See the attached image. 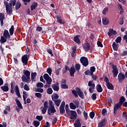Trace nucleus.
Returning a JSON list of instances; mask_svg holds the SVG:
<instances>
[{"instance_id": "nucleus-20", "label": "nucleus", "mask_w": 127, "mask_h": 127, "mask_svg": "<svg viewBox=\"0 0 127 127\" xmlns=\"http://www.w3.org/2000/svg\"><path fill=\"white\" fill-rule=\"evenodd\" d=\"M106 125V119H103L98 124V127H104Z\"/></svg>"}, {"instance_id": "nucleus-38", "label": "nucleus", "mask_w": 127, "mask_h": 127, "mask_svg": "<svg viewBox=\"0 0 127 127\" xmlns=\"http://www.w3.org/2000/svg\"><path fill=\"white\" fill-rule=\"evenodd\" d=\"M74 41H75V42H76L78 44H79V43H80V42H81L80 41V40L79 39V36H76L74 37Z\"/></svg>"}, {"instance_id": "nucleus-48", "label": "nucleus", "mask_w": 127, "mask_h": 127, "mask_svg": "<svg viewBox=\"0 0 127 127\" xmlns=\"http://www.w3.org/2000/svg\"><path fill=\"white\" fill-rule=\"evenodd\" d=\"M36 119L41 122L43 119V117L42 116H37Z\"/></svg>"}, {"instance_id": "nucleus-6", "label": "nucleus", "mask_w": 127, "mask_h": 127, "mask_svg": "<svg viewBox=\"0 0 127 127\" xmlns=\"http://www.w3.org/2000/svg\"><path fill=\"white\" fill-rule=\"evenodd\" d=\"M49 105V103H48V102L45 101L44 104V108L42 110V113L43 114V115H45V114L46 113V111H47V109H48V106Z\"/></svg>"}, {"instance_id": "nucleus-53", "label": "nucleus", "mask_w": 127, "mask_h": 127, "mask_svg": "<svg viewBox=\"0 0 127 127\" xmlns=\"http://www.w3.org/2000/svg\"><path fill=\"white\" fill-rule=\"evenodd\" d=\"M24 89H25V91H29V90H30L29 86H28V85H27V84H25L24 85Z\"/></svg>"}, {"instance_id": "nucleus-19", "label": "nucleus", "mask_w": 127, "mask_h": 127, "mask_svg": "<svg viewBox=\"0 0 127 127\" xmlns=\"http://www.w3.org/2000/svg\"><path fill=\"white\" fill-rule=\"evenodd\" d=\"M121 106H122L121 104H120L119 103H118L117 104H115L114 105V114H116V112H117V111H118L119 110V108H121Z\"/></svg>"}, {"instance_id": "nucleus-36", "label": "nucleus", "mask_w": 127, "mask_h": 127, "mask_svg": "<svg viewBox=\"0 0 127 127\" xmlns=\"http://www.w3.org/2000/svg\"><path fill=\"white\" fill-rule=\"evenodd\" d=\"M57 22H59V23H61V24L64 23V21L60 18L59 16L57 17Z\"/></svg>"}, {"instance_id": "nucleus-18", "label": "nucleus", "mask_w": 127, "mask_h": 127, "mask_svg": "<svg viewBox=\"0 0 127 127\" xmlns=\"http://www.w3.org/2000/svg\"><path fill=\"white\" fill-rule=\"evenodd\" d=\"M102 22L103 24L105 25H108L109 23H110V21L109 20V19L107 17H104L102 19Z\"/></svg>"}, {"instance_id": "nucleus-29", "label": "nucleus", "mask_w": 127, "mask_h": 127, "mask_svg": "<svg viewBox=\"0 0 127 127\" xmlns=\"http://www.w3.org/2000/svg\"><path fill=\"white\" fill-rule=\"evenodd\" d=\"M24 74L23 76H25L26 77H28V78H30V71L28 70H25L24 71Z\"/></svg>"}, {"instance_id": "nucleus-44", "label": "nucleus", "mask_w": 127, "mask_h": 127, "mask_svg": "<svg viewBox=\"0 0 127 127\" xmlns=\"http://www.w3.org/2000/svg\"><path fill=\"white\" fill-rule=\"evenodd\" d=\"M35 95L36 97H37V98H38V99H41L42 97V94H41L40 93H35Z\"/></svg>"}, {"instance_id": "nucleus-40", "label": "nucleus", "mask_w": 127, "mask_h": 127, "mask_svg": "<svg viewBox=\"0 0 127 127\" xmlns=\"http://www.w3.org/2000/svg\"><path fill=\"white\" fill-rule=\"evenodd\" d=\"M112 46L114 50H115V51H118V46L117 45V44L116 43V42H114L113 43Z\"/></svg>"}, {"instance_id": "nucleus-3", "label": "nucleus", "mask_w": 127, "mask_h": 127, "mask_svg": "<svg viewBox=\"0 0 127 127\" xmlns=\"http://www.w3.org/2000/svg\"><path fill=\"white\" fill-rule=\"evenodd\" d=\"M80 62L85 67H87V66L89 65V62L88 61V59H87V58L86 57H82V58H81Z\"/></svg>"}, {"instance_id": "nucleus-9", "label": "nucleus", "mask_w": 127, "mask_h": 127, "mask_svg": "<svg viewBox=\"0 0 127 127\" xmlns=\"http://www.w3.org/2000/svg\"><path fill=\"white\" fill-rule=\"evenodd\" d=\"M70 119L71 120H76L77 119V113L76 111H70Z\"/></svg>"}, {"instance_id": "nucleus-1", "label": "nucleus", "mask_w": 127, "mask_h": 127, "mask_svg": "<svg viewBox=\"0 0 127 127\" xmlns=\"http://www.w3.org/2000/svg\"><path fill=\"white\" fill-rule=\"evenodd\" d=\"M15 3H16V0H10L9 3L5 0L4 1L7 13L9 14L12 12V6H14L15 5Z\"/></svg>"}, {"instance_id": "nucleus-35", "label": "nucleus", "mask_w": 127, "mask_h": 127, "mask_svg": "<svg viewBox=\"0 0 127 127\" xmlns=\"http://www.w3.org/2000/svg\"><path fill=\"white\" fill-rule=\"evenodd\" d=\"M88 86L90 88H95V83H93V81L90 80L88 82Z\"/></svg>"}, {"instance_id": "nucleus-21", "label": "nucleus", "mask_w": 127, "mask_h": 127, "mask_svg": "<svg viewBox=\"0 0 127 127\" xmlns=\"http://www.w3.org/2000/svg\"><path fill=\"white\" fill-rule=\"evenodd\" d=\"M15 92L16 93V95L18 97H20V93H19V88H18V86L16 85L15 86Z\"/></svg>"}, {"instance_id": "nucleus-8", "label": "nucleus", "mask_w": 127, "mask_h": 127, "mask_svg": "<svg viewBox=\"0 0 127 127\" xmlns=\"http://www.w3.org/2000/svg\"><path fill=\"white\" fill-rule=\"evenodd\" d=\"M126 77L125 76V74H123V73L120 72L118 74V80L120 83H122Z\"/></svg>"}, {"instance_id": "nucleus-5", "label": "nucleus", "mask_w": 127, "mask_h": 127, "mask_svg": "<svg viewBox=\"0 0 127 127\" xmlns=\"http://www.w3.org/2000/svg\"><path fill=\"white\" fill-rule=\"evenodd\" d=\"M44 79L46 80L47 84H51V83H52V78L47 73L44 75Z\"/></svg>"}, {"instance_id": "nucleus-25", "label": "nucleus", "mask_w": 127, "mask_h": 127, "mask_svg": "<svg viewBox=\"0 0 127 127\" xmlns=\"http://www.w3.org/2000/svg\"><path fill=\"white\" fill-rule=\"evenodd\" d=\"M7 39V38H6L3 36H1V38L0 39V43H5V42H6Z\"/></svg>"}, {"instance_id": "nucleus-43", "label": "nucleus", "mask_w": 127, "mask_h": 127, "mask_svg": "<svg viewBox=\"0 0 127 127\" xmlns=\"http://www.w3.org/2000/svg\"><path fill=\"white\" fill-rule=\"evenodd\" d=\"M90 75H93V74H94V72L96 71V68H95V66H92L90 67Z\"/></svg>"}, {"instance_id": "nucleus-27", "label": "nucleus", "mask_w": 127, "mask_h": 127, "mask_svg": "<svg viewBox=\"0 0 127 127\" xmlns=\"http://www.w3.org/2000/svg\"><path fill=\"white\" fill-rule=\"evenodd\" d=\"M75 127H81V123L80 122V120H77L74 123Z\"/></svg>"}, {"instance_id": "nucleus-30", "label": "nucleus", "mask_w": 127, "mask_h": 127, "mask_svg": "<svg viewBox=\"0 0 127 127\" xmlns=\"http://www.w3.org/2000/svg\"><path fill=\"white\" fill-rule=\"evenodd\" d=\"M16 103L17 104L18 108H19V109H23V107H22V105H21V103H20V101H19V100L16 99Z\"/></svg>"}, {"instance_id": "nucleus-55", "label": "nucleus", "mask_w": 127, "mask_h": 127, "mask_svg": "<svg viewBox=\"0 0 127 127\" xmlns=\"http://www.w3.org/2000/svg\"><path fill=\"white\" fill-rule=\"evenodd\" d=\"M47 72L48 73V74H49L50 76H51V74H52V69H51V68H48L47 69Z\"/></svg>"}, {"instance_id": "nucleus-34", "label": "nucleus", "mask_w": 127, "mask_h": 127, "mask_svg": "<svg viewBox=\"0 0 127 127\" xmlns=\"http://www.w3.org/2000/svg\"><path fill=\"white\" fill-rule=\"evenodd\" d=\"M54 102H55V104L57 106V107H59L62 101L60 99H57L56 100H54Z\"/></svg>"}, {"instance_id": "nucleus-46", "label": "nucleus", "mask_w": 127, "mask_h": 127, "mask_svg": "<svg viewBox=\"0 0 127 127\" xmlns=\"http://www.w3.org/2000/svg\"><path fill=\"white\" fill-rule=\"evenodd\" d=\"M75 68L77 71H79L80 70V68H81V66L80 65V64H77L75 65Z\"/></svg>"}, {"instance_id": "nucleus-63", "label": "nucleus", "mask_w": 127, "mask_h": 127, "mask_svg": "<svg viewBox=\"0 0 127 127\" xmlns=\"http://www.w3.org/2000/svg\"><path fill=\"white\" fill-rule=\"evenodd\" d=\"M23 98H27V94L25 91L23 92Z\"/></svg>"}, {"instance_id": "nucleus-33", "label": "nucleus", "mask_w": 127, "mask_h": 127, "mask_svg": "<svg viewBox=\"0 0 127 127\" xmlns=\"http://www.w3.org/2000/svg\"><path fill=\"white\" fill-rule=\"evenodd\" d=\"M126 101V98H125V97L124 96H122L121 98H120V102H119V104L120 105H123L124 102H125Z\"/></svg>"}, {"instance_id": "nucleus-14", "label": "nucleus", "mask_w": 127, "mask_h": 127, "mask_svg": "<svg viewBox=\"0 0 127 127\" xmlns=\"http://www.w3.org/2000/svg\"><path fill=\"white\" fill-rule=\"evenodd\" d=\"M69 73H70V76L71 77H74V74L76 73V69H75V68L74 67H71L70 68V69L69 70Z\"/></svg>"}, {"instance_id": "nucleus-28", "label": "nucleus", "mask_w": 127, "mask_h": 127, "mask_svg": "<svg viewBox=\"0 0 127 127\" xmlns=\"http://www.w3.org/2000/svg\"><path fill=\"white\" fill-rule=\"evenodd\" d=\"M59 98V96H58V94H53L52 95V98L53 101H55L57 100V99H58Z\"/></svg>"}, {"instance_id": "nucleus-32", "label": "nucleus", "mask_w": 127, "mask_h": 127, "mask_svg": "<svg viewBox=\"0 0 127 127\" xmlns=\"http://www.w3.org/2000/svg\"><path fill=\"white\" fill-rule=\"evenodd\" d=\"M36 72H33L31 73V80L32 82L35 81V78L36 77Z\"/></svg>"}, {"instance_id": "nucleus-24", "label": "nucleus", "mask_w": 127, "mask_h": 127, "mask_svg": "<svg viewBox=\"0 0 127 127\" xmlns=\"http://www.w3.org/2000/svg\"><path fill=\"white\" fill-rule=\"evenodd\" d=\"M83 48L85 51H88L90 49V44L86 43L83 46Z\"/></svg>"}, {"instance_id": "nucleus-12", "label": "nucleus", "mask_w": 127, "mask_h": 127, "mask_svg": "<svg viewBox=\"0 0 127 127\" xmlns=\"http://www.w3.org/2000/svg\"><path fill=\"white\" fill-rule=\"evenodd\" d=\"M52 88L54 91H59V83L57 82L55 84L52 85Z\"/></svg>"}, {"instance_id": "nucleus-4", "label": "nucleus", "mask_w": 127, "mask_h": 127, "mask_svg": "<svg viewBox=\"0 0 127 127\" xmlns=\"http://www.w3.org/2000/svg\"><path fill=\"white\" fill-rule=\"evenodd\" d=\"M112 73H113V77L114 78H116L118 76V74H119V70L118 69V68L117 67V66L115 65H112Z\"/></svg>"}, {"instance_id": "nucleus-58", "label": "nucleus", "mask_w": 127, "mask_h": 127, "mask_svg": "<svg viewBox=\"0 0 127 127\" xmlns=\"http://www.w3.org/2000/svg\"><path fill=\"white\" fill-rule=\"evenodd\" d=\"M72 93L73 94V95H74V96H75V97H78V94H77V91H76V90H73L72 91Z\"/></svg>"}, {"instance_id": "nucleus-54", "label": "nucleus", "mask_w": 127, "mask_h": 127, "mask_svg": "<svg viewBox=\"0 0 127 127\" xmlns=\"http://www.w3.org/2000/svg\"><path fill=\"white\" fill-rule=\"evenodd\" d=\"M121 41H122V37H118L116 40L117 43H120Z\"/></svg>"}, {"instance_id": "nucleus-41", "label": "nucleus", "mask_w": 127, "mask_h": 127, "mask_svg": "<svg viewBox=\"0 0 127 127\" xmlns=\"http://www.w3.org/2000/svg\"><path fill=\"white\" fill-rule=\"evenodd\" d=\"M14 31V28L13 27V25H12L11 28L9 29V32H10V35H12V34H13Z\"/></svg>"}, {"instance_id": "nucleus-23", "label": "nucleus", "mask_w": 127, "mask_h": 127, "mask_svg": "<svg viewBox=\"0 0 127 127\" xmlns=\"http://www.w3.org/2000/svg\"><path fill=\"white\" fill-rule=\"evenodd\" d=\"M96 90L98 93H102V92H103V88L100 84H98L96 86Z\"/></svg>"}, {"instance_id": "nucleus-39", "label": "nucleus", "mask_w": 127, "mask_h": 127, "mask_svg": "<svg viewBox=\"0 0 127 127\" xmlns=\"http://www.w3.org/2000/svg\"><path fill=\"white\" fill-rule=\"evenodd\" d=\"M69 107L71 110H76V106L73 103H70L69 104Z\"/></svg>"}, {"instance_id": "nucleus-59", "label": "nucleus", "mask_w": 127, "mask_h": 127, "mask_svg": "<svg viewBox=\"0 0 127 127\" xmlns=\"http://www.w3.org/2000/svg\"><path fill=\"white\" fill-rule=\"evenodd\" d=\"M73 104L76 107H79V102L77 100L73 101Z\"/></svg>"}, {"instance_id": "nucleus-62", "label": "nucleus", "mask_w": 127, "mask_h": 127, "mask_svg": "<svg viewBox=\"0 0 127 127\" xmlns=\"http://www.w3.org/2000/svg\"><path fill=\"white\" fill-rule=\"evenodd\" d=\"M94 90H95V87H89V91L90 93H93Z\"/></svg>"}, {"instance_id": "nucleus-26", "label": "nucleus", "mask_w": 127, "mask_h": 127, "mask_svg": "<svg viewBox=\"0 0 127 127\" xmlns=\"http://www.w3.org/2000/svg\"><path fill=\"white\" fill-rule=\"evenodd\" d=\"M106 86L109 90H113L114 89V86L112 84V83L110 82H108L106 84Z\"/></svg>"}, {"instance_id": "nucleus-57", "label": "nucleus", "mask_w": 127, "mask_h": 127, "mask_svg": "<svg viewBox=\"0 0 127 127\" xmlns=\"http://www.w3.org/2000/svg\"><path fill=\"white\" fill-rule=\"evenodd\" d=\"M83 116L84 117L85 120H88V113H87L85 112V111H84Z\"/></svg>"}, {"instance_id": "nucleus-11", "label": "nucleus", "mask_w": 127, "mask_h": 127, "mask_svg": "<svg viewBox=\"0 0 127 127\" xmlns=\"http://www.w3.org/2000/svg\"><path fill=\"white\" fill-rule=\"evenodd\" d=\"M27 61H28V57L27 55H25L22 57V62L23 64L26 65L27 64Z\"/></svg>"}, {"instance_id": "nucleus-52", "label": "nucleus", "mask_w": 127, "mask_h": 127, "mask_svg": "<svg viewBox=\"0 0 127 127\" xmlns=\"http://www.w3.org/2000/svg\"><path fill=\"white\" fill-rule=\"evenodd\" d=\"M47 52H48L50 54V55L52 57V56H53V54L52 53V49H47Z\"/></svg>"}, {"instance_id": "nucleus-45", "label": "nucleus", "mask_w": 127, "mask_h": 127, "mask_svg": "<svg viewBox=\"0 0 127 127\" xmlns=\"http://www.w3.org/2000/svg\"><path fill=\"white\" fill-rule=\"evenodd\" d=\"M61 87L62 89H68V85L66 83L61 84Z\"/></svg>"}, {"instance_id": "nucleus-10", "label": "nucleus", "mask_w": 127, "mask_h": 127, "mask_svg": "<svg viewBox=\"0 0 127 127\" xmlns=\"http://www.w3.org/2000/svg\"><path fill=\"white\" fill-rule=\"evenodd\" d=\"M21 79L22 82H25V83H30L31 81L30 77H28L27 76H25V75H22Z\"/></svg>"}, {"instance_id": "nucleus-47", "label": "nucleus", "mask_w": 127, "mask_h": 127, "mask_svg": "<svg viewBox=\"0 0 127 127\" xmlns=\"http://www.w3.org/2000/svg\"><path fill=\"white\" fill-rule=\"evenodd\" d=\"M44 85L43 83L42 82H38L37 84V88H43Z\"/></svg>"}, {"instance_id": "nucleus-2", "label": "nucleus", "mask_w": 127, "mask_h": 127, "mask_svg": "<svg viewBox=\"0 0 127 127\" xmlns=\"http://www.w3.org/2000/svg\"><path fill=\"white\" fill-rule=\"evenodd\" d=\"M49 103V107H48V114L50 116H52V115H54L56 113V109H55V107L53 105V102L52 101L50 100Z\"/></svg>"}, {"instance_id": "nucleus-42", "label": "nucleus", "mask_w": 127, "mask_h": 127, "mask_svg": "<svg viewBox=\"0 0 127 127\" xmlns=\"http://www.w3.org/2000/svg\"><path fill=\"white\" fill-rule=\"evenodd\" d=\"M47 94H49V95H51L53 93V90H52V88H48L47 90Z\"/></svg>"}, {"instance_id": "nucleus-16", "label": "nucleus", "mask_w": 127, "mask_h": 127, "mask_svg": "<svg viewBox=\"0 0 127 127\" xmlns=\"http://www.w3.org/2000/svg\"><path fill=\"white\" fill-rule=\"evenodd\" d=\"M3 36H4V37H5L6 38H10V35H9V33L8 32V31L4 30L3 34Z\"/></svg>"}, {"instance_id": "nucleus-51", "label": "nucleus", "mask_w": 127, "mask_h": 127, "mask_svg": "<svg viewBox=\"0 0 127 127\" xmlns=\"http://www.w3.org/2000/svg\"><path fill=\"white\" fill-rule=\"evenodd\" d=\"M108 11H109V8L106 7L103 9L102 13L103 14H106Z\"/></svg>"}, {"instance_id": "nucleus-17", "label": "nucleus", "mask_w": 127, "mask_h": 127, "mask_svg": "<svg viewBox=\"0 0 127 127\" xmlns=\"http://www.w3.org/2000/svg\"><path fill=\"white\" fill-rule=\"evenodd\" d=\"M107 34L109 36H112V35H114V34H117V32L114 31L113 29H110L109 32H108Z\"/></svg>"}, {"instance_id": "nucleus-13", "label": "nucleus", "mask_w": 127, "mask_h": 127, "mask_svg": "<svg viewBox=\"0 0 127 127\" xmlns=\"http://www.w3.org/2000/svg\"><path fill=\"white\" fill-rule=\"evenodd\" d=\"M76 92L78 93V96H79L80 98L83 99L84 98V93L83 92L81 91V89L80 88L76 89Z\"/></svg>"}, {"instance_id": "nucleus-49", "label": "nucleus", "mask_w": 127, "mask_h": 127, "mask_svg": "<svg viewBox=\"0 0 127 127\" xmlns=\"http://www.w3.org/2000/svg\"><path fill=\"white\" fill-rule=\"evenodd\" d=\"M20 6H21V4L19 2H17L16 4L15 8L16 9H18Z\"/></svg>"}, {"instance_id": "nucleus-37", "label": "nucleus", "mask_w": 127, "mask_h": 127, "mask_svg": "<svg viewBox=\"0 0 127 127\" xmlns=\"http://www.w3.org/2000/svg\"><path fill=\"white\" fill-rule=\"evenodd\" d=\"M33 125L35 127H38L39 126V125H40V123L37 121H34L33 123Z\"/></svg>"}, {"instance_id": "nucleus-64", "label": "nucleus", "mask_w": 127, "mask_h": 127, "mask_svg": "<svg viewBox=\"0 0 127 127\" xmlns=\"http://www.w3.org/2000/svg\"><path fill=\"white\" fill-rule=\"evenodd\" d=\"M123 118H125L126 119V121H127V113H123Z\"/></svg>"}, {"instance_id": "nucleus-15", "label": "nucleus", "mask_w": 127, "mask_h": 127, "mask_svg": "<svg viewBox=\"0 0 127 127\" xmlns=\"http://www.w3.org/2000/svg\"><path fill=\"white\" fill-rule=\"evenodd\" d=\"M4 19V14L2 13H0V25L2 26L3 25V20Z\"/></svg>"}, {"instance_id": "nucleus-60", "label": "nucleus", "mask_w": 127, "mask_h": 127, "mask_svg": "<svg viewBox=\"0 0 127 127\" xmlns=\"http://www.w3.org/2000/svg\"><path fill=\"white\" fill-rule=\"evenodd\" d=\"M37 92H39L40 93H43V92H44V90L42 88H38L37 89Z\"/></svg>"}, {"instance_id": "nucleus-61", "label": "nucleus", "mask_w": 127, "mask_h": 127, "mask_svg": "<svg viewBox=\"0 0 127 127\" xmlns=\"http://www.w3.org/2000/svg\"><path fill=\"white\" fill-rule=\"evenodd\" d=\"M106 113H107V110H106L105 109H103L102 111V114L103 116H106Z\"/></svg>"}, {"instance_id": "nucleus-56", "label": "nucleus", "mask_w": 127, "mask_h": 127, "mask_svg": "<svg viewBox=\"0 0 127 127\" xmlns=\"http://www.w3.org/2000/svg\"><path fill=\"white\" fill-rule=\"evenodd\" d=\"M89 117L90 118H91V119H94V117H95V113L94 112H91L89 114Z\"/></svg>"}, {"instance_id": "nucleus-50", "label": "nucleus", "mask_w": 127, "mask_h": 127, "mask_svg": "<svg viewBox=\"0 0 127 127\" xmlns=\"http://www.w3.org/2000/svg\"><path fill=\"white\" fill-rule=\"evenodd\" d=\"M91 99H92L93 101L96 100V99H97V94L96 93L93 94L91 96Z\"/></svg>"}, {"instance_id": "nucleus-22", "label": "nucleus", "mask_w": 127, "mask_h": 127, "mask_svg": "<svg viewBox=\"0 0 127 127\" xmlns=\"http://www.w3.org/2000/svg\"><path fill=\"white\" fill-rule=\"evenodd\" d=\"M1 89L4 92H7V91L9 90V88H8V85L7 84H6L3 86H1Z\"/></svg>"}, {"instance_id": "nucleus-7", "label": "nucleus", "mask_w": 127, "mask_h": 127, "mask_svg": "<svg viewBox=\"0 0 127 127\" xmlns=\"http://www.w3.org/2000/svg\"><path fill=\"white\" fill-rule=\"evenodd\" d=\"M65 102L63 101L60 107V112L61 114H64L65 113Z\"/></svg>"}, {"instance_id": "nucleus-31", "label": "nucleus", "mask_w": 127, "mask_h": 127, "mask_svg": "<svg viewBox=\"0 0 127 127\" xmlns=\"http://www.w3.org/2000/svg\"><path fill=\"white\" fill-rule=\"evenodd\" d=\"M37 7V2L33 3L31 5V10H33V9H35V8H36Z\"/></svg>"}]
</instances>
